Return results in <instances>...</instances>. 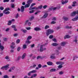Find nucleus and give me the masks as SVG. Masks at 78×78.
<instances>
[{
	"label": "nucleus",
	"instance_id": "nucleus-18",
	"mask_svg": "<svg viewBox=\"0 0 78 78\" xmlns=\"http://www.w3.org/2000/svg\"><path fill=\"white\" fill-rule=\"evenodd\" d=\"M66 44V42H62L61 44V46H64Z\"/></svg>",
	"mask_w": 78,
	"mask_h": 78
},
{
	"label": "nucleus",
	"instance_id": "nucleus-34",
	"mask_svg": "<svg viewBox=\"0 0 78 78\" xmlns=\"http://www.w3.org/2000/svg\"><path fill=\"white\" fill-rule=\"evenodd\" d=\"M53 36L52 35H51L49 37V39H53Z\"/></svg>",
	"mask_w": 78,
	"mask_h": 78
},
{
	"label": "nucleus",
	"instance_id": "nucleus-3",
	"mask_svg": "<svg viewBox=\"0 0 78 78\" xmlns=\"http://www.w3.org/2000/svg\"><path fill=\"white\" fill-rule=\"evenodd\" d=\"M37 72V71L36 70H33L32 71H30L27 74L28 76H30L31 75V73H36Z\"/></svg>",
	"mask_w": 78,
	"mask_h": 78
},
{
	"label": "nucleus",
	"instance_id": "nucleus-22",
	"mask_svg": "<svg viewBox=\"0 0 78 78\" xmlns=\"http://www.w3.org/2000/svg\"><path fill=\"white\" fill-rule=\"evenodd\" d=\"M58 69H60L62 68V67H63V66H62V65H60L58 66Z\"/></svg>",
	"mask_w": 78,
	"mask_h": 78
},
{
	"label": "nucleus",
	"instance_id": "nucleus-46",
	"mask_svg": "<svg viewBox=\"0 0 78 78\" xmlns=\"http://www.w3.org/2000/svg\"><path fill=\"white\" fill-rule=\"evenodd\" d=\"M7 40H8V39H7V38H4L3 39V40L4 41H7Z\"/></svg>",
	"mask_w": 78,
	"mask_h": 78
},
{
	"label": "nucleus",
	"instance_id": "nucleus-63",
	"mask_svg": "<svg viewBox=\"0 0 78 78\" xmlns=\"http://www.w3.org/2000/svg\"><path fill=\"white\" fill-rule=\"evenodd\" d=\"M9 30V28H7L6 30L5 31H8Z\"/></svg>",
	"mask_w": 78,
	"mask_h": 78
},
{
	"label": "nucleus",
	"instance_id": "nucleus-16",
	"mask_svg": "<svg viewBox=\"0 0 78 78\" xmlns=\"http://www.w3.org/2000/svg\"><path fill=\"white\" fill-rule=\"evenodd\" d=\"M56 69H51L50 70V72H56Z\"/></svg>",
	"mask_w": 78,
	"mask_h": 78
},
{
	"label": "nucleus",
	"instance_id": "nucleus-45",
	"mask_svg": "<svg viewBox=\"0 0 78 78\" xmlns=\"http://www.w3.org/2000/svg\"><path fill=\"white\" fill-rule=\"evenodd\" d=\"M11 8H14V4L12 5Z\"/></svg>",
	"mask_w": 78,
	"mask_h": 78
},
{
	"label": "nucleus",
	"instance_id": "nucleus-37",
	"mask_svg": "<svg viewBox=\"0 0 78 78\" xmlns=\"http://www.w3.org/2000/svg\"><path fill=\"white\" fill-rule=\"evenodd\" d=\"M4 78H9V76L7 75H5L3 76Z\"/></svg>",
	"mask_w": 78,
	"mask_h": 78
},
{
	"label": "nucleus",
	"instance_id": "nucleus-40",
	"mask_svg": "<svg viewBox=\"0 0 78 78\" xmlns=\"http://www.w3.org/2000/svg\"><path fill=\"white\" fill-rule=\"evenodd\" d=\"M0 9L1 10H3V9H4V8L2 6H1L0 7Z\"/></svg>",
	"mask_w": 78,
	"mask_h": 78
},
{
	"label": "nucleus",
	"instance_id": "nucleus-12",
	"mask_svg": "<svg viewBox=\"0 0 78 78\" xmlns=\"http://www.w3.org/2000/svg\"><path fill=\"white\" fill-rule=\"evenodd\" d=\"M34 30L35 31H39V30H41V29L37 27H35L34 29Z\"/></svg>",
	"mask_w": 78,
	"mask_h": 78
},
{
	"label": "nucleus",
	"instance_id": "nucleus-13",
	"mask_svg": "<svg viewBox=\"0 0 78 78\" xmlns=\"http://www.w3.org/2000/svg\"><path fill=\"white\" fill-rule=\"evenodd\" d=\"M48 16V13H45L43 16V18L44 19L46 18Z\"/></svg>",
	"mask_w": 78,
	"mask_h": 78
},
{
	"label": "nucleus",
	"instance_id": "nucleus-27",
	"mask_svg": "<svg viewBox=\"0 0 78 78\" xmlns=\"http://www.w3.org/2000/svg\"><path fill=\"white\" fill-rule=\"evenodd\" d=\"M29 21V20H27L25 22V25H27L28 24Z\"/></svg>",
	"mask_w": 78,
	"mask_h": 78
},
{
	"label": "nucleus",
	"instance_id": "nucleus-14",
	"mask_svg": "<svg viewBox=\"0 0 78 78\" xmlns=\"http://www.w3.org/2000/svg\"><path fill=\"white\" fill-rule=\"evenodd\" d=\"M47 64L48 66H51L53 64V63L51 62H47Z\"/></svg>",
	"mask_w": 78,
	"mask_h": 78
},
{
	"label": "nucleus",
	"instance_id": "nucleus-58",
	"mask_svg": "<svg viewBox=\"0 0 78 78\" xmlns=\"http://www.w3.org/2000/svg\"><path fill=\"white\" fill-rule=\"evenodd\" d=\"M47 67V66L46 65H44L42 66V68H44V67Z\"/></svg>",
	"mask_w": 78,
	"mask_h": 78
},
{
	"label": "nucleus",
	"instance_id": "nucleus-32",
	"mask_svg": "<svg viewBox=\"0 0 78 78\" xmlns=\"http://www.w3.org/2000/svg\"><path fill=\"white\" fill-rule=\"evenodd\" d=\"M52 41L54 42H57V40L55 38L52 39Z\"/></svg>",
	"mask_w": 78,
	"mask_h": 78
},
{
	"label": "nucleus",
	"instance_id": "nucleus-62",
	"mask_svg": "<svg viewBox=\"0 0 78 78\" xmlns=\"http://www.w3.org/2000/svg\"><path fill=\"white\" fill-rule=\"evenodd\" d=\"M33 76L34 77H36V76H37V74H33Z\"/></svg>",
	"mask_w": 78,
	"mask_h": 78
},
{
	"label": "nucleus",
	"instance_id": "nucleus-35",
	"mask_svg": "<svg viewBox=\"0 0 78 78\" xmlns=\"http://www.w3.org/2000/svg\"><path fill=\"white\" fill-rule=\"evenodd\" d=\"M18 17H19V13H17L16 16H15V18H16V19H17Z\"/></svg>",
	"mask_w": 78,
	"mask_h": 78
},
{
	"label": "nucleus",
	"instance_id": "nucleus-25",
	"mask_svg": "<svg viewBox=\"0 0 78 78\" xmlns=\"http://www.w3.org/2000/svg\"><path fill=\"white\" fill-rule=\"evenodd\" d=\"M50 28V27H49L48 25H46L44 29L45 30H47V29H48V28Z\"/></svg>",
	"mask_w": 78,
	"mask_h": 78
},
{
	"label": "nucleus",
	"instance_id": "nucleus-44",
	"mask_svg": "<svg viewBox=\"0 0 78 78\" xmlns=\"http://www.w3.org/2000/svg\"><path fill=\"white\" fill-rule=\"evenodd\" d=\"M26 42L27 44H30V43H31V41H29V40H27V41H26Z\"/></svg>",
	"mask_w": 78,
	"mask_h": 78
},
{
	"label": "nucleus",
	"instance_id": "nucleus-15",
	"mask_svg": "<svg viewBox=\"0 0 78 78\" xmlns=\"http://www.w3.org/2000/svg\"><path fill=\"white\" fill-rule=\"evenodd\" d=\"M25 56H26V53H25L23 55L22 57V59H25Z\"/></svg>",
	"mask_w": 78,
	"mask_h": 78
},
{
	"label": "nucleus",
	"instance_id": "nucleus-49",
	"mask_svg": "<svg viewBox=\"0 0 78 78\" xmlns=\"http://www.w3.org/2000/svg\"><path fill=\"white\" fill-rule=\"evenodd\" d=\"M34 10H32V11L29 12V13H33V12H34Z\"/></svg>",
	"mask_w": 78,
	"mask_h": 78
},
{
	"label": "nucleus",
	"instance_id": "nucleus-54",
	"mask_svg": "<svg viewBox=\"0 0 78 78\" xmlns=\"http://www.w3.org/2000/svg\"><path fill=\"white\" fill-rule=\"evenodd\" d=\"M3 16V13H0V17H2Z\"/></svg>",
	"mask_w": 78,
	"mask_h": 78
},
{
	"label": "nucleus",
	"instance_id": "nucleus-7",
	"mask_svg": "<svg viewBox=\"0 0 78 78\" xmlns=\"http://www.w3.org/2000/svg\"><path fill=\"white\" fill-rule=\"evenodd\" d=\"M4 48L5 47H4V46L2 45V44L0 43V49L2 51H3Z\"/></svg>",
	"mask_w": 78,
	"mask_h": 78
},
{
	"label": "nucleus",
	"instance_id": "nucleus-47",
	"mask_svg": "<svg viewBox=\"0 0 78 78\" xmlns=\"http://www.w3.org/2000/svg\"><path fill=\"white\" fill-rule=\"evenodd\" d=\"M38 66L39 68H41V67H42V65L41 64H39L38 65Z\"/></svg>",
	"mask_w": 78,
	"mask_h": 78
},
{
	"label": "nucleus",
	"instance_id": "nucleus-1",
	"mask_svg": "<svg viewBox=\"0 0 78 78\" xmlns=\"http://www.w3.org/2000/svg\"><path fill=\"white\" fill-rule=\"evenodd\" d=\"M33 0H28L27 2V4H26L25 6H22L21 7V12H23L25 11V8H28L30 6V3L32 2Z\"/></svg>",
	"mask_w": 78,
	"mask_h": 78
},
{
	"label": "nucleus",
	"instance_id": "nucleus-60",
	"mask_svg": "<svg viewBox=\"0 0 78 78\" xmlns=\"http://www.w3.org/2000/svg\"><path fill=\"white\" fill-rule=\"evenodd\" d=\"M60 28H61V27H57L56 30H58L60 29Z\"/></svg>",
	"mask_w": 78,
	"mask_h": 78
},
{
	"label": "nucleus",
	"instance_id": "nucleus-56",
	"mask_svg": "<svg viewBox=\"0 0 78 78\" xmlns=\"http://www.w3.org/2000/svg\"><path fill=\"white\" fill-rule=\"evenodd\" d=\"M33 7H31V6H30L29 8V10H32V9H33Z\"/></svg>",
	"mask_w": 78,
	"mask_h": 78
},
{
	"label": "nucleus",
	"instance_id": "nucleus-21",
	"mask_svg": "<svg viewBox=\"0 0 78 78\" xmlns=\"http://www.w3.org/2000/svg\"><path fill=\"white\" fill-rule=\"evenodd\" d=\"M21 31H23L24 33H26L27 32V30H24L23 29H21Z\"/></svg>",
	"mask_w": 78,
	"mask_h": 78
},
{
	"label": "nucleus",
	"instance_id": "nucleus-19",
	"mask_svg": "<svg viewBox=\"0 0 78 78\" xmlns=\"http://www.w3.org/2000/svg\"><path fill=\"white\" fill-rule=\"evenodd\" d=\"M66 29H71L72 28V27L71 26L69 27L68 26H66Z\"/></svg>",
	"mask_w": 78,
	"mask_h": 78
},
{
	"label": "nucleus",
	"instance_id": "nucleus-5",
	"mask_svg": "<svg viewBox=\"0 0 78 78\" xmlns=\"http://www.w3.org/2000/svg\"><path fill=\"white\" fill-rule=\"evenodd\" d=\"M40 51L41 52H42V51H44V48H43V45H41L40 47Z\"/></svg>",
	"mask_w": 78,
	"mask_h": 78
},
{
	"label": "nucleus",
	"instance_id": "nucleus-31",
	"mask_svg": "<svg viewBox=\"0 0 78 78\" xmlns=\"http://www.w3.org/2000/svg\"><path fill=\"white\" fill-rule=\"evenodd\" d=\"M20 40L19 39H17L16 41V44H19L20 43Z\"/></svg>",
	"mask_w": 78,
	"mask_h": 78
},
{
	"label": "nucleus",
	"instance_id": "nucleus-11",
	"mask_svg": "<svg viewBox=\"0 0 78 78\" xmlns=\"http://www.w3.org/2000/svg\"><path fill=\"white\" fill-rule=\"evenodd\" d=\"M9 10H10L9 8H7L3 11V13H5V12H6V11H9Z\"/></svg>",
	"mask_w": 78,
	"mask_h": 78
},
{
	"label": "nucleus",
	"instance_id": "nucleus-43",
	"mask_svg": "<svg viewBox=\"0 0 78 78\" xmlns=\"http://www.w3.org/2000/svg\"><path fill=\"white\" fill-rule=\"evenodd\" d=\"M21 48H20V47H18L17 49V51H20V49Z\"/></svg>",
	"mask_w": 78,
	"mask_h": 78
},
{
	"label": "nucleus",
	"instance_id": "nucleus-38",
	"mask_svg": "<svg viewBox=\"0 0 78 78\" xmlns=\"http://www.w3.org/2000/svg\"><path fill=\"white\" fill-rule=\"evenodd\" d=\"M9 0H3V2H9Z\"/></svg>",
	"mask_w": 78,
	"mask_h": 78
},
{
	"label": "nucleus",
	"instance_id": "nucleus-48",
	"mask_svg": "<svg viewBox=\"0 0 78 78\" xmlns=\"http://www.w3.org/2000/svg\"><path fill=\"white\" fill-rule=\"evenodd\" d=\"M51 24H55V23H56V22L53 21H52L51 22Z\"/></svg>",
	"mask_w": 78,
	"mask_h": 78
},
{
	"label": "nucleus",
	"instance_id": "nucleus-50",
	"mask_svg": "<svg viewBox=\"0 0 78 78\" xmlns=\"http://www.w3.org/2000/svg\"><path fill=\"white\" fill-rule=\"evenodd\" d=\"M59 75H62L63 74V72L62 71H60L59 72Z\"/></svg>",
	"mask_w": 78,
	"mask_h": 78
},
{
	"label": "nucleus",
	"instance_id": "nucleus-10",
	"mask_svg": "<svg viewBox=\"0 0 78 78\" xmlns=\"http://www.w3.org/2000/svg\"><path fill=\"white\" fill-rule=\"evenodd\" d=\"M15 69V67L13 66L10 68V69L9 70V72H12V70H14Z\"/></svg>",
	"mask_w": 78,
	"mask_h": 78
},
{
	"label": "nucleus",
	"instance_id": "nucleus-4",
	"mask_svg": "<svg viewBox=\"0 0 78 78\" xmlns=\"http://www.w3.org/2000/svg\"><path fill=\"white\" fill-rule=\"evenodd\" d=\"M9 65H7L5 66L2 67L1 68V69H5V70H8V69H9Z\"/></svg>",
	"mask_w": 78,
	"mask_h": 78
},
{
	"label": "nucleus",
	"instance_id": "nucleus-52",
	"mask_svg": "<svg viewBox=\"0 0 78 78\" xmlns=\"http://www.w3.org/2000/svg\"><path fill=\"white\" fill-rule=\"evenodd\" d=\"M42 5H41L39 6H38L39 8V9H42Z\"/></svg>",
	"mask_w": 78,
	"mask_h": 78
},
{
	"label": "nucleus",
	"instance_id": "nucleus-30",
	"mask_svg": "<svg viewBox=\"0 0 78 78\" xmlns=\"http://www.w3.org/2000/svg\"><path fill=\"white\" fill-rule=\"evenodd\" d=\"M34 17L32 16L30 18V20H33V19H34Z\"/></svg>",
	"mask_w": 78,
	"mask_h": 78
},
{
	"label": "nucleus",
	"instance_id": "nucleus-8",
	"mask_svg": "<svg viewBox=\"0 0 78 78\" xmlns=\"http://www.w3.org/2000/svg\"><path fill=\"white\" fill-rule=\"evenodd\" d=\"M51 45H52V46H53L54 47H56V46L59 45V44L56 43H54L51 44Z\"/></svg>",
	"mask_w": 78,
	"mask_h": 78
},
{
	"label": "nucleus",
	"instance_id": "nucleus-28",
	"mask_svg": "<svg viewBox=\"0 0 78 78\" xmlns=\"http://www.w3.org/2000/svg\"><path fill=\"white\" fill-rule=\"evenodd\" d=\"M50 58L51 59H56V57L54 56H51Z\"/></svg>",
	"mask_w": 78,
	"mask_h": 78
},
{
	"label": "nucleus",
	"instance_id": "nucleus-9",
	"mask_svg": "<svg viewBox=\"0 0 78 78\" xmlns=\"http://www.w3.org/2000/svg\"><path fill=\"white\" fill-rule=\"evenodd\" d=\"M62 3V5H64V4H65V3H68V0H66L65 1L64 0H62L61 1Z\"/></svg>",
	"mask_w": 78,
	"mask_h": 78
},
{
	"label": "nucleus",
	"instance_id": "nucleus-61",
	"mask_svg": "<svg viewBox=\"0 0 78 78\" xmlns=\"http://www.w3.org/2000/svg\"><path fill=\"white\" fill-rule=\"evenodd\" d=\"M56 20V18L55 17H54L52 19V20H55V21Z\"/></svg>",
	"mask_w": 78,
	"mask_h": 78
},
{
	"label": "nucleus",
	"instance_id": "nucleus-33",
	"mask_svg": "<svg viewBox=\"0 0 78 78\" xmlns=\"http://www.w3.org/2000/svg\"><path fill=\"white\" fill-rule=\"evenodd\" d=\"M20 58H21V57L20 56H19L17 59H16V61H19V60H20Z\"/></svg>",
	"mask_w": 78,
	"mask_h": 78
},
{
	"label": "nucleus",
	"instance_id": "nucleus-17",
	"mask_svg": "<svg viewBox=\"0 0 78 78\" xmlns=\"http://www.w3.org/2000/svg\"><path fill=\"white\" fill-rule=\"evenodd\" d=\"M12 23V21L11 20L8 21V23H7L8 25H11Z\"/></svg>",
	"mask_w": 78,
	"mask_h": 78
},
{
	"label": "nucleus",
	"instance_id": "nucleus-20",
	"mask_svg": "<svg viewBox=\"0 0 78 78\" xmlns=\"http://www.w3.org/2000/svg\"><path fill=\"white\" fill-rule=\"evenodd\" d=\"M70 37V36L69 35H66L64 37V39H67V38H69Z\"/></svg>",
	"mask_w": 78,
	"mask_h": 78
},
{
	"label": "nucleus",
	"instance_id": "nucleus-24",
	"mask_svg": "<svg viewBox=\"0 0 78 78\" xmlns=\"http://www.w3.org/2000/svg\"><path fill=\"white\" fill-rule=\"evenodd\" d=\"M63 19L64 20H66V21H67V20H68V19H69L68 18L66 17H63Z\"/></svg>",
	"mask_w": 78,
	"mask_h": 78
},
{
	"label": "nucleus",
	"instance_id": "nucleus-29",
	"mask_svg": "<svg viewBox=\"0 0 78 78\" xmlns=\"http://www.w3.org/2000/svg\"><path fill=\"white\" fill-rule=\"evenodd\" d=\"M4 13L5 14H10V12H9V11H8L6 12H5V13Z\"/></svg>",
	"mask_w": 78,
	"mask_h": 78
},
{
	"label": "nucleus",
	"instance_id": "nucleus-23",
	"mask_svg": "<svg viewBox=\"0 0 78 78\" xmlns=\"http://www.w3.org/2000/svg\"><path fill=\"white\" fill-rule=\"evenodd\" d=\"M31 38H32V37H31V36H28V37H27V41H29V40L31 39Z\"/></svg>",
	"mask_w": 78,
	"mask_h": 78
},
{
	"label": "nucleus",
	"instance_id": "nucleus-59",
	"mask_svg": "<svg viewBox=\"0 0 78 78\" xmlns=\"http://www.w3.org/2000/svg\"><path fill=\"white\" fill-rule=\"evenodd\" d=\"M12 28H16V25H12Z\"/></svg>",
	"mask_w": 78,
	"mask_h": 78
},
{
	"label": "nucleus",
	"instance_id": "nucleus-2",
	"mask_svg": "<svg viewBox=\"0 0 78 78\" xmlns=\"http://www.w3.org/2000/svg\"><path fill=\"white\" fill-rule=\"evenodd\" d=\"M54 32V30L53 29H49L46 31V34L47 36H48L51 34H52Z\"/></svg>",
	"mask_w": 78,
	"mask_h": 78
},
{
	"label": "nucleus",
	"instance_id": "nucleus-42",
	"mask_svg": "<svg viewBox=\"0 0 78 78\" xmlns=\"http://www.w3.org/2000/svg\"><path fill=\"white\" fill-rule=\"evenodd\" d=\"M36 5V3H33L30 6H31V7H33V6H34V5Z\"/></svg>",
	"mask_w": 78,
	"mask_h": 78
},
{
	"label": "nucleus",
	"instance_id": "nucleus-36",
	"mask_svg": "<svg viewBox=\"0 0 78 78\" xmlns=\"http://www.w3.org/2000/svg\"><path fill=\"white\" fill-rule=\"evenodd\" d=\"M60 65H62V64H64V62H60Z\"/></svg>",
	"mask_w": 78,
	"mask_h": 78
},
{
	"label": "nucleus",
	"instance_id": "nucleus-53",
	"mask_svg": "<svg viewBox=\"0 0 78 78\" xmlns=\"http://www.w3.org/2000/svg\"><path fill=\"white\" fill-rule=\"evenodd\" d=\"M49 11H53V9L52 8H50L48 9Z\"/></svg>",
	"mask_w": 78,
	"mask_h": 78
},
{
	"label": "nucleus",
	"instance_id": "nucleus-64",
	"mask_svg": "<svg viewBox=\"0 0 78 78\" xmlns=\"http://www.w3.org/2000/svg\"><path fill=\"white\" fill-rule=\"evenodd\" d=\"M56 64H60V62H56Z\"/></svg>",
	"mask_w": 78,
	"mask_h": 78
},
{
	"label": "nucleus",
	"instance_id": "nucleus-55",
	"mask_svg": "<svg viewBox=\"0 0 78 78\" xmlns=\"http://www.w3.org/2000/svg\"><path fill=\"white\" fill-rule=\"evenodd\" d=\"M26 29L27 30H29L31 29V28H30V27H26Z\"/></svg>",
	"mask_w": 78,
	"mask_h": 78
},
{
	"label": "nucleus",
	"instance_id": "nucleus-39",
	"mask_svg": "<svg viewBox=\"0 0 78 78\" xmlns=\"http://www.w3.org/2000/svg\"><path fill=\"white\" fill-rule=\"evenodd\" d=\"M47 8V5H45L43 6V8H44V9H46Z\"/></svg>",
	"mask_w": 78,
	"mask_h": 78
},
{
	"label": "nucleus",
	"instance_id": "nucleus-26",
	"mask_svg": "<svg viewBox=\"0 0 78 78\" xmlns=\"http://www.w3.org/2000/svg\"><path fill=\"white\" fill-rule=\"evenodd\" d=\"M23 48H24V49H25L27 48V45L26 44H24L23 46Z\"/></svg>",
	"mask_w": 78,
	"mask_h": 78
},
{
	"label": "nucleus",
	"instance_id": "nucleus-41",
	"mask_svg": "<svg viewBox=\"0 0 78 78\" xmlns=\"http://www.w3.org/2000/svg\"><path fill=\"white\" fill-rule=\"evenodd\" d=\"M5 58L6 59H9V57L8 56H5Z\"/></svg>",
	"mask_w": 78,
	"mask_h": 78
},
{
	"label": "nucleus",
	"instance_id": "nucleus-51",
	"mask_svg": "<svg viewBox=\"0 0 78 78\" xmlns=\"http://www.w3.org/2000/svg\"><path fill=\"white\" fill-rule=\"evenodd\" d=\"M35 58H36V56H35V55H34L32 57V59H35Z\"/></svg>",
	"mask_w": 78,
	"mask_h": 78
},
{
	"label": "nucleus",
	"instance_id": "nucleus-57",
	"mask_svg": "<svg viewBox=\"0 0 78 78\" xmlns=\"http://www.w3.org/2000/svg\"><path fill=\"white\" fill-rule=\"evenodd\" d=\"M34 47V44H33L32 45H31V48H33Z\"/></svg>",
	"mask_w": 78,
	"mask_h": 78
},
{
	"label": "nucleus",
	"instance_id": "nucleus-6",
	"mask_svg": "<svg viewBox=\"0 0 78 78\" xmlns=\"http://www.w3.org/2000/svg\"><path fill=\"white\" fill-rule=\"evenodd\" d=\"M78 20V16H76L74 18L72 19L73 21H76Z\"/></svg>",
	"mask_w": 78,
	"mask_h": 78
}]
</instances>
